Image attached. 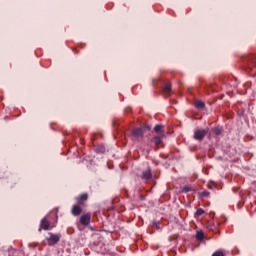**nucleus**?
Returning <instances> with one entry per match:
<instances>
[{"label": "nucleus", "mask_w": 256, "mask_h": 256, "mask_svg": "<svg viewBox=\"0 0 256 256\" xmlns=\"http://www.w3.org/2000/svg\"><path fill=\"white\" fill-rule=\"evenodd\" d=\"M87 199H89V195L87 193L81 194L80 196H78L76 198V201L78 203V205H85V201H87Z\"/></svg>", "instance_id": "nucleus-8"}, {"label": "nucleus", "mask_w": 256, "mask_h": 256, "mask_svg": "<svg viewBox=\"0 0 256 256\" xmlns=\"http://www.w3.org/2000/svg\"><path fill=\"white\" fill-rule=\"evenodd\" d=\"M163 92L165 95H171V82H168L164 85Z\"/></svg>", "instance_id": "nucleus-10"}, {"label": "nucleus", "mask_w": 256, "mask_h": 256, "mask_svg": "<svg viewBox=\"0 0 256 256\" xmlns=\"http://www.w3.org/2000/svg\"><path fill=\"white\" fill-rule=\"evenodd\" d=\"M189 191H193V188L191 186H184L182 188V193H189Z\"/></svg>", "instance_id": "nucleus-16"}, {"label": "nucleus", "mask_w": 256, "mask_h": 256, "mask_svg": "<svg viewBox=\"0 0 256 256\" xmlns=\"http://www.w3.org/2000/svg\"><path fill=\"white\" fill-rule=\"evenodd\" d=\"M153 177V173L151 172V168H148L147 170L142 172L141 179L144 181H149Z\"/></svg>", "instance_id": "nucleus-7"}, {"label": "nucleus", "mask_w": 256, "mask_h": 256, "mask_svg": "<svg viewBox=\"0 0 256 256\" xmlns=\"http://www.w3.org/2000/svg\"><path fill=\"white\" fill-rule=\"evenodd\" d=\"M209 133V128L206 129H199L195 130L194 132V139L195 141H203L205 139V136Z\"/></svg>", "instance_id": "nucleus-1"}, {"label": "nucleus", "mask_w": 256, "mask_h": 256, "mask_svg": "<svg viewBox=\"0 0 256 256\" xmlns=\"http://www.w3.org/2000/svg\"><path fill=\"white\" fill-rule=\"evenodd\" d=\"M71 213H72V215H74V217H79V215H81V213H83V209L81 208V205H79V204L73 205L72 209H71Z\"/></svg>", "instance_id": "nucleus-6"}, {"label": "nucleus", "mask_w": 256, "mask_h": 256, "mask_svg": "<svg viewBox=\"0 0 256 256\" xmlns=\"http://www.w3.org/2000/svg\"><path fill=\"white\" fill-rule=\"evenodd\" d=\"M209 195H211L209 191H203L200 193V197H209Z\"/></svg>", "instance_id": "nucleus-19"}, {"label": "nucleus", "mask_w": 256, "mask_h": 256, "mask_svg": "<svg viewBox=\"0 0 256 256\" xmlns=\"http://www.w3.org/2000/svg\"><path fill=\"white\" fill-rule=\"evenodd\" d=\"M49 237L47 238V241L49 245H57L59 241H61V236L58 234L49 233Z\"/></svg>", "instance_id": "nucleus-3"}, {"label": "nucleus", "mask_w": 256, "mask_h": 256, "mask_svg": "<svg viewBox=\"0 0 256 256\" xmlns=\"http://www.w3.org/2000/svg\"><path fill=\"white\" fill-rule=\"evenodd\" d=\"M154 131L158 134L161 135L162 137H165V126L161 125V124H157L154 127Z\"/></svg>", "instance_id": "nucleus-9"}, {"label": "nucleus", "mask_w": 256, "mask_h": 256, "mask_svg": "<svg viewBox=\"0 0 256 256\" xmlns=\"http://www.w3.org/2000/svg\"><path fill=\"white\" fill-rule=\"evenodd\" d=\"M152 225L153 227H156V229H161V223H159L157 220H154Z\"/></svg>", "instance_id": "nucleus-17"}, {"label": "nucleus", "mask_w": 256, "mask_h": 256, "mask_svg": "<svg viewBox=\"0 0 256 256\" xmlns=\"http://www.w3.org/2000/svg\"><path fill=\"white\" fill-rule=\"evenodd\" d=\"M144 129H145L146 131H151V125L145 124V125H144Z\"/></svg>", "instance_id": "nucleus-21"}, {"label": "nucleus", "mask_w": 256, "mask_h": 256, "mask_svg": "<svg viewBox=\"0 0 256 256\" xmlns=\"http://www.w3.org/2000/svg\"><path fill=\"white\" fill-rule=\"evenodd\" d=\"M145 133L143 132V128H134L132 130V137L136 139V141H141L143 139Z\"/></svg>", "instance_id": "nucleus-2"}, {"label": "nucleus", "mask_w": 256, "mask_h": 256, "mask_svg": "<svg viewBox=\"0 0 256 256\" xmlns=\"http://www.w3.org/2000/svg\"><path fill=\"white\" fill-rule=\"evenodd\" d=\"M212 256H225V254H223V252H221V251H216V252H214L213 254H212Z\"/></svg>", "instance_id": "nucleus-20"}, {"label": "nucleus", "mask_w": 256, "mask_h": 256, "mask_svg": "<svg viewBox=\"0 0 256 256\" xmlns=\"http://www.w3.org/2000/svg\"><path fill=\"white\" fill-rule=\"evenodd\" d=\"M213 133H214L215 135H221V133H223V129H221V128H219V127H215V128L213 129Z\"/></svg>", "instance_id": "nucleus-15"}, {"label": "nucleus", "mask_w": 256, "mask_h": 256, "mask_svg": "<svg viewBox=\"0 0 256 256\" xmlns=\"http://www.w3.org/2000/svg\"><path fill=\"white\" fill-rule=\"evenodd\" d=\"M96 153H105V146H103V145L97 146Z\"/></svg>", "instance_id": "nucleus-14"}, {"label": "nucleus", "mask_w": 256, "mask_h": 256, "mask_svg": "<svg viewBox=\"0 0 256 256\" xmlns=\"http://www.w3.org/2000/svg\"><path fill=\"white\" fill-rule=\"evenodd\" d=\"M80 223L81 225H84V227H87L91 223V213L83 214L80 217Z\"/></svg>", "instance_id": "nucleus-4"}, {"label": "nucleus", "mask_w": 256, "mask_h": 256, "mask_svg": "<svg viewBox=\"0 0 256 256\" xmlns=\"http://www.w3.org/2000/svg\"><path fill=\"white\" fill-rule=\"evenodd\" d=\"M50 227H51V222H49L47 218H43L40 222L39 231H41V229H43L44 231H49Z\"/></svg>", "instance_id": "nucleus-5"}, {"label": "nucleus", "mask_w": 256, "mask_h": 256, "mask_svg": "<svg viewBox=\"0 0 256 256\" xmlns=\"http://www.w3.org/2000/svg\"><path fill=\"white\" fill-rule=\"evenodd\" d=\"M204 237H205V234H203L202 231H199V232L196 233V239L198 241H203Z\"/></svg>", "instance_id": "nucleus-13"}, {"label": "nucleus", "mask_w": 256, "mask_h": 256, "mask_svg": "<svg viewBox=\"0 0 256 256\" xmlns=\"http://www.w3.org/2000/svg\"><path fill=\"white\" fill-rule=\"evenodd\" d=\"M164 136H156L151 139V142L154 143L156 146H159L160 143H162V138Z\"/></svg>", "instance_id": "nucleus-11"}, {"label": "nucleus", "mask_w": 256, "mask_h": 256, "mask_svg": "<svg viewBox=\"0 0 256 256\" xmlns=\"http://www.w3.org/2000/svg\"><path fill=\"white\" fill-rule=\"evenodd\" d=\"M203 213H205V210H203V208H199L197 209L195 215H197L198 217L203 215Z\"/></svg>", "instance_id": "nucleus-18"}, {"label": "nucleus", "mask_w": 256, "mask_h": 256, "mask_svg": "<svg viewBox=\"0 0 256 256\" xmlns=\"http://www.w3.org/2000/svg\"><path fill=\"white\" fill-rule=\"evenodd\" d=\"M196 109H204L205 108V102L198 100L195 102Z\"/></svg>", "instance_id": "nucleus-12"}]
</instances>
